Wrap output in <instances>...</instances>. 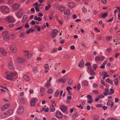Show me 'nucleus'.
Wrapping results in <instances>:
<instances>
[{"mask_svg":"<svg viewBox=\"0 0 120 120\" xmlns=\"http://www.w3.org/2000/svg\"><path fill=\"white\" fill-rule=\"evenodd\" d=\"M24 109L22 106L19 107L17 111V112L19 114H22L23 112Z\"/></svg>","mask_w":120,"mask_h":120,"instance_id":"obj_7","label":"nucleus"},{"mask_svg":"<svg viewBox=\"0 0 120 120\" xmlns=\"http://www.w3.org/2000/svg\"><path fill=\"white\" fill-rule=\"evenodd\" d=\"M92 92L95 94L96 95H98L99 94L98 91L97 90H93Z\"/></svg>","mask_w":120,"mask_h":120,"instance_id":"obj_43","label":"nucleus"},{"mask_svg":"<svg viewBox=\"0 0 120 120\" xmlns=\"http://www.w3.org/2000/svg\"><path fill=\"white\" fill-rule=\"evenodd\" d=\"M65 8L62 6H60L58 9L59 10H60L61 11H63L65 9Z\"/></svg>","mask_w":120,"mask_h":120,"instance_id":"obj_30","label":"nucleus"},{"mask_svg":"<svg viewBox=\"0 0 120 120\" xmlns=\"http://www.w3.org/2000/svg\"><path fill=\"white\" fill-rule=\"evenodd\" d=\"M60 92L58 90H57L56 91L54 95V96L56 97L59 94Z\"/></svg>","mask_w":120,"mask_h":120,"instance_id":"obj_38","label":"nucleus"},{"mask_svg":"<svg viewBox=\"0 0 120 120\" xmlns=\"http://www.w3.org/2000/svg\"><path fill=\"white\" fill-rule=\"evenodd\" d=\"M107 16V14L106 13H105L104 14H103L101 16L103 18H105Z\"/></svg>","mask_w":120,"mask_h":120,"instance_id":"obj_41","label":"nucleus"},{"mask_svg":"<svg viewBox=\"0 0 120 120\" xmlns=\"http://www.w3.org/2000/svg\"><path fill=\"white\" fill-rule=\"evenodd\" d=\"M90 75H95V73L94 72V71L91 69H90Z\"/></svg>","mask_w":120,"mask_h":120,"instance_id":"obj_31","label":"nucleus"},{"mask_svg":"<svg viewBox=\"0 0 120 120\" xmlns=\"http://www.w3.org/2000/svg\"><path fill=\"white\" fill-rule=\"evenodd\" d=\"M48 6H46L45 8V9L46 11H48L49 9V8H50L51 7V5L50 4H48Z\"/></svg>","mask_w":120,"mask_h":120,"instance_id":"obj_37","label":"nucleus"},{"mask_svg":"<svg viewBox=\"0 0 120 120\" xmlns=\"http://www.w3.org/2000/svg\"><path fill=\"white\" fill-rule=\"evenodd\" d=\"M53 91V90L52 88H50L48 90L47 92L48 94H51Z\"/></svg>","mask_w":120,"mask_h":120,"instance_id":"obj_34","label":"nucleus"},{"mask_svg":"<svg viewBox=\"0 0 120 120\" xmlns=\"http://www.w3.org/2000/svg\"><path fill=\"white\" fill-rule=\"evenodd\" d=\"M13 112V111L12 110H10L7 111V115H11Z\"/></svg>","mask_w":120,"mask_h":120,"instance_id":"obj_32","label":"nucleus"},{"mask_svg":"<svg viewBox=\"0 0 120 120\" xmlns=\"http://www.w3.org/2000/svg\"><path fill=\"white\" fill-rule=\"evenodd\" d=\"M84 65V62L82 60V59L80 62L79 66L81 68H82L83 66Z\"/></svg>","mask_w":120,"mask_h":120,"instance_id":"obj_25","label":"nucleus"},{"mask_svg":"<svg viewBox=\"0 0 120 120\" xmlns=\"http://www.w3.org/2000/svg\"><path fill=\"white\" fill-rule=\"evenodd\" d=\"M67 108V106L63 105H61L60 107L61 110L63 112H65L66 111Z\"/></svg>","mask_w":120,"mask_h":120,"instance_id":"obj_10","label":"nucleus"},{"mask_svg":"<svg viewBox=\"0 0 120 120\" xmlns=\"http://www.w3.org/2000/svg\"><path fill=\"white\" fill-rule=\"evenodd\" d=\"M13 76L11 75V73H10V74H8L6 76V78L8 79H12Z\"/></svg>","mask_w":120,"mask_h":120,"instance_id":"obj_19","label":"nucleus"},{"mask_svg":"<svg viewBox=\"0 0 120 120\" xmlns=\"http://www.w3.org/2000/svg\"><path fill=\"white\" fill-rule=\"evenodd\" d=\"M98 86L97 84L96 83H94L93 85V87L94 88H96Z\"/></svg>","mask_w":120,"mask_h":120,"instance_id":"obj_56","label":"nucleus"},{"mask_svg":"<svg viewBox=\"0 0 120 120\" xmlns=\"http://www.w3.org/2000/svg\"><path fill=\"white\" fill-rule=\"evenodd\" d=\"M13 2L12 0H9L8 1V3L9 4H11Z\"/></svg>","mask_w":120,"mask_h":120,"instance_id":"obj_61","label":"nucleus"},{"mask_svg":"<svg viewBox=\"0 0 120 120\" xmlns=\"http://www.w3.org/2000/svg\"><path fill=\"white\" fill-rule=\"evenodd\" d=\"M68 5L69 7L71 8H72L74 7L75 4L71 2L68 3Z\"/></svg>","mask_w":120,"mask_h":120,"instance_id":"obj_23","label":"nucleus"},{"mask_svg":"<svg viewBox=\"0 0 120 120\" xmlns=\"http://www.w3.org/2000/svg\"><path fill=\"white\" fill-rule=\"evenodd\" d=\"M57 50V49L56 48H55L54 49V50L51 51V53H54L55 52H56Z\"/></svg>","mask_w":120,"mask_h":120,"instance_id":"obj_49","label":"nucleus"},{"mask_svg":"<svg viewBox=\"0 0 120 120\" xmlns=\"http://www.w3.org/2000/svg\"><path fill=\"white\" fill-rule=\"evenodd\" d=\"M106 81L108 82L109 83L111 84H112V81L111 80L109 79V78L107 79L106 80Z\"/></svg>","mask_w":120,"mask_h":120,"instance_id":"obj_40","label":"nucleus"},{"mask_svg":"<svg viewBox=\"0 0 120 120\" xmlns=\"http://www.w3.org/2000/svg\"><path fill=\"white\" fill-rule=\"evenodd\" d=\"M67 77L65 76L64 77L62 78L61 79L58 80V82H61L63 83L65 82L67 79Z\"/></svg>","mask_w":120,"mask_h":120,"instance_id":"obj_11","label":"nucleus"},{"mask_svg":"<svg viewBox=\"0 0 120 120\" xmlns=\"http://www.w3.org/2000/svg\"><path fill=\"white\" fill-rule=\"evenodd\" d=\"M20 103L22 104H24L26 102V99L24 98H22L20 100Z\"/></svg>","mask_w":120,"mask_h":120,"instance_id":"obj_21","label":"nucleus"},{"mask_svg":"<svg viewBox=\"0 0 120 120\" xmlns=\"http://www.w3.org/2000/svg\"><path fill=\"white\" fill-rule=\"evenodd\" d=\"M44 49V46L43 45H41L39 47V51L41 52L43 51Z\"/></svg>","mask_w":120,"mask_h":120,"instance_id":"obj_29","label":"nucleus"},{"mask_svg":"<svg viewBox=\"0 0 120 120\" xmlns=\"http://www.w3.org/2000/svg\"><path fill=\"white\" fill-rule=\"evenodd\" d=\"M64 14L65 15H69L70 14V12L68 9L66 10L64 12Z\"/></svg>","mask_w":120,"mask_h":120,"instance_id":"obj_18","label":"nucleus"},{"mask_svg":"<svg viewBox=\"0 0 120 120\" xmlns=\"http://www.w3.org/2000/svg\"><path fill=\"white\" fill-rule=\"evenodd\" d=\"M9 105L8 104H6L4 105L3 106L1 107L2 109V111H4L5 110L8 108Z\"/></svg>","mask_w":120,"mask_h":120,"instance_id":"obj_14","label":"nucleus"},{"mask_svg":"<svg viewBox=\"0 0 120 120\" xmlns=\"http://www.w3.org/2000/svg\"><path fill=\"white\" fill-rule=\"evenodd\" d=\"M7 115L6 113H1L0 116L2 118H4L7 117Z\"/></svg>","mask_w":120,"mask_h":120,"instance_id":"obj_22","label":"nucleus"},{"mask_svg":"<svg viewBox=\"0 0 120 120\" xmlns=\"http://www.w3.org/2000/svg\"><path fill=\"white\" fill-rule=\"evenodd\" d=\"M8 67V68L11 70H12L14 69V65L11 61L9 62Z\"/></svg>","mask_w":120,"mask_h":120,"instance_id":"obj_8","label":"nucleus"},{"mask_svg":"<svg viewBox=\"0 0 120 120\" xmlns=\"http://www.w3.org/2000/svg\"><path fill=\"white\" fill-rule=\"evenodd\" d=\"M67 81L69 85H71L73 83V80L71 78L68 79Z\"/></svg>","mask_w":120,"mask_h":120,"instance_id":"obj_24","label":"nucleus"},{"mask_svg":"<svg viewBox=\"0 0 120 120\" xmlns=\"http://www.w3.org/2000/svg\"><path fill=\"white\" fill-rule=\"evenodd\" d=\"M99 118V116L97 115H95L94 117V120H97Z\"/></svg>","mask_w":120,"mask_h":120,"instance_id":"obj_45","label":"nucleus"},{"mask_svg":"<svg viewBox=\"0 0 120 120\" xmlns=\"http://www.w3.org/2000/svg\"><path fill=\"white\" fill-rule=\"evenodd\" d=\"M25 59H24L18 58H17V60L18 62L20 63H23Z\"/></svg>","mask_w":120,"mask_h":120,"instance_id":"obj_20","label":"nucleus"},{"mask_svg":"<svg viewBox=\"0 0 120 120\" xmlns=\"http://www.w3.org/2000/svg\"><path fill=\"white\" fill-rule=\"evenodd\" d=\"M45 90L44 88H41L40 91L41 92L43 93Z\"/></svg>","mask_w":120,"mask_h":120,"instance_id":"obj_59","label":"nucleus"},{"mask_svg":"<svg viewBox=\"0 0 120 120\" xmlns=\"http://www.w3.org/2000/svg\"><path fill=\"white\" fill-rule=\"evenodd\" d=\"M87 98L89 99L90 100H91L92 98V96L91 95H89L87 96Z\"/></svg>","mask_w":120,"mask_h":120,"instance_id":"obj_53","label":"nucleus"},{"mask_svg":"<svg viewBox=\"0 0 120 120\" xmlns=\"http://www.w3.org/2000/svg\"><path fill=\"white\" fill-rule=\"evenodd\" d=\"M25 26V28H29L30 27V26L29 25V23L28 22L26 23Z\"/></svg>","mask_w":120,"mask_h":120,"instance_id":"obj_48","label":"nucleus"},{"mask_svg":"<svg viewBox=\"0 0 120 120\" xmlns=\"http://www.w3.org/2000/svg\"><path fill=\"white\" fill-rule=\"evenodd\" d=\"M50 109L51 110V112H54L55 110V108L52 106H50Z\"/></svg>","mask_w":120,"mask_h":120,"instance_id":"obj_39","label":"nucleus"},{"mask_svg":"<svg viewBox=\"0 0 120 120\" xmlns=\"http://www.w3.org/2000/svg\"><path fill=\"white\" fill-rule=\"evenodd\" d=\"M98 66L97 64H94L93 66V67L94 69L95 70H96V68H97Z\"/></svg>","mask_w":120,"mask_h":120,"instance_id":"obj_46","label":"nucleus"},{"mask_svg":"<svg viewBox=\"0 0 120 120\" xmlns=\"http://www.w3.org/2000/svg\"><path fill=\"white\" fill-rule=\"evenodd\" d=\"M23 13V9L21 8L20 9L17 14H16V15L18 18H20L21 17Z\"/></svg>","mask_w":120,"mask_h":120,"instance_id":"obj_3","label":"nucleus"},{"mask_svg":"<svg viewBox=\"0 0 120 120\" xmlns=\"http://www.w3.org/2000/svg\"><path fill=\"white\" fill-rule=\"evenodd\" d=\"M45 68L47 70L49 69L48 65V64H46L45 66Z\"/></svg>","mask_w":120,"mask_h":120,"instance_id":"obj_50","label":"nucleus"},{"mask_svg":"<svg viewBox=\"0 0 120 120\" xmlns=\"http://www.w3.org/2000/svg\"><path fill=\"white\" fill-rule=\"evenodd\" d=\"M10 49L11 51L14 52H15L17 50L16 47L14 45H11L10 46Z\"/></svg>","mask_w":120,"mask_h":120,"instance_id":"obj_4","label":"nucleus"},{"mask_svg":"<svg viewBox=\"0 0 120 120\" xmlns=\"http://www.w3.org/2000/svg\"><path fill=\"white\" fill-rule=\"evenodd\" d=\"M101 1L102 3L104 4H106L107 3L106 0H101Z\"/></svg>","mask_w":120,"mask_h":120,"instance_id":"obj_52","label":"nucleus"},{"mask_svg":"<svg viewBox=\"0 0 120 120\" xmlns=\"http://www.w3.org/2000/svg\"><path fill=\"white\" fill-rule=\"evenodd\" d=\"M11 74L13 77L14 76H16L17 74V73L15 71H12L11 72Z\"/></svg>","mask_w":120,"mask_h":120,"instance_id":"obj_36","label":"nucleus"},{"mask_svg":"<svg viewBox=\"0 0 120 120\" xmlns=\"http://www.w3.org/2000/svg\"><path fill=\"white\" fill-rule=\"evenodd\" d=\"M95 60L97 62L100 61L101 60L100 57L98 56L96 57L95 58Z\"/></svg>","mask_w":120,"mask_h":120,"instance_id":"obj_33","label":"nucleus"},{"mask_svg":"<svg viewBox=\"0 0 120 120\" xmlns=\"http://www.w3.org/2000/svg\"><path fill=\"white\" fill-rule=\"evenodd\" d=\"M107 51L109 52H111V48L109 47L107 49Z\"/></svg>","mask_w":120,"mask_h":120,"instance_id":"obj_57","label":"nucleus"},{"mask_svg":"<svg viewBox=\"0 0 120 120\" xmlns=\"http://www.w3.org/2000/svg\"><path fill=\"white\" fill-rule=\"evenodd\" d=\"M27 18V16L26 15H24L23 17V19L22 21V22H24Z\"/></svg>","mask_w":120,"mask_h":120,"instance_id":"obj_35","label":"nucleus"},{"mask_svg":"<svg viewBox=\"0 0 120 120\" xmlns=\"http://www.w3.org/2000/svg\"><path fill=\"white\" fill-rule=\"evenodd\" d=\"M0 51L1 52L2 54L4 56H5L7 54V53L6 50L3 49L1 48L0 49Z\"/></svg>","mask_w":120,"mask_h":120,"instance_id":"obj_16","label":"nucleus"},{"mask_svg":"<svg viewBox=\"0 0 120 120\" xmlns=\"http://www.w3.org/2000/svg\"><path fill=\"white\" fill-rule=\"evenodd\" d=\"M23 78L26 81H28L30 80V78L27 75H25L23 77Z\"/></svg>","mask_w":120,"mask_h":120,"instance_id":"obj_28","label":"nucleus"},{"mask_svg":"<svg viewBox=\"0 0 120 120\" xmlns=\"http://www.w3.org/2000/svg\"><path fill=\"white\" fill-rule=\"evenodd\" d=\"M118 78H115L114 79V84L115 85H117L118 84Z\"/></svg>","mask_w":120,"mask_h":120,"instance_id":"obj_27","label":"nucleus"},{"mask_svg":"<svg viewBox=\"0 0 120 120\" xmlns=\"http://www.w3.org/2000/svg\"><path fill=\"white\" fill-rule=\"evenodd\" d=\"M64 57V58H70V56L69 55L67 54L65 55Z\"/></svg>","mask_w":120,"mask_h":120,"instance_id":"obj_58","label":"nucleus"},{"mask_svg":"<svg viewBox=\"0 0 120 120\" xmlns=\"http://www.w3.org/2000/svg\"><path fill=\"white\" fill-rule=\"evenodd\" d=\"M101 58V60H103L105 58V57L104 56H101L100 57Z\"/></svg>","mask_w":120,"mask_h":120,"instance_id":"obj_63","label":"nucleus"},{"mask_svg":"<svg viewBox=\"0 0 120 120\" xmlns=\"http://www.w3.org/2000/svg\"><path fill=\"white\" fill-rule=\"evenodd\" d=\"M19 6V4L17 3H15L12 5V7L13 9L15 10H17Z\"/></svg>","mask_w":120,"mask_h":120,"instance_id":"obj_9","label":"nucleus"},{"mask_svg":"<svg viewBox=\"0 0 120 120\" xmlns=\"http://www.w3.org/2000/svg\"><path fill=\"white\" fill-rule=\"evenodd\" d=\"M78 115V113L77 112H76L75 114H74L72 115V116L73 118H75Z\"/></svg>","mask_w":120,"mask_h":120,"instance_id":"obj_42","label":"nucleus"},{"mask_svg":"<svg viewBox=\"0 0 120 120\" xmlns=\"http://www.w3.org/2000/svg\"><path fill=\"white\" fill-rule=\"evenodd\" d=\"M52 38H53L56 36L58 32V31L56 29L53 30H52Z\"/></svg>","mask_w":120,"mask_h":120,"instance_id":"obj_5","label":"nucleus"},{"mask_svg":"<svg viewBox=\"0 0 120 120\" xmlns=\"http://www.w3.org/2000/svg\"><path fill=\"white\" fill-rule=\"evenodd\" d=\"M15 120H21L19 117H16L15 118Z\"/></svg>","mask_w":120,"mask_h":120,"instance_id":"obj_64","label":"nucleus"},{"mask_svg":"<svg viewBox=\"0 0 120 120\" xmlns=\"http://www.w3.org/2000/svg\"><path fill=\"white\" fill-rule=\"evenodd\" d=\"M32 71L34 72H37L38 71V67L36 66L34 67L33 68Z\"/></svg>","mask_w":120,"mask_h":120,"instance_id":"obj_26","label":"nucleus"},{"mask_svg":"<svg viewBox=\"0 0 120 120\" xmlns=\"http://www.w3.org/2000/svg\"><path fill=\"white\" fill-rule=\"evenodd\" d=\"M37 99L36 98H33L31 99V101L30 102L31 105L32 106H35V104L37 101Z\"/></svg>","mask_w":120,"mask_h":120,"instance_id":"obj_6","label":"nucleus"},{"mask_svg":"<svg viewBox=\"0 0 120 120\" xmlns=\"http://www.w3.org/2000/svg\"><path fill=\"white\" fill-rule=\"evenodd\" d=\"M50 85L51 83L50 82H48L46 84V86L47 87H48L50 86Z\"/></svg>","mask_w":120,"mask_h":120,"instance_id":"obj_62","label":"nucleus"},{"mask_svg":"<svg viewBox=\"0 0 120 120\" xmlns=\"http://www.w3.org/2000/svg\"><path fill=\"white\" fill-rule=\"evenodd\" d=\"M4 20L8 21L9 22H14L15 20L12 16H8L4 18Z\"/></svg>","mask_w":120,"mask_h":120,"instance_id":"obj_2","label":"nucleus"},{"mask_svg":"<svg viewBox=\"0 0 120 120\" xmlns=\"http://www.w3.org/2000/svg\"><path fill=\"white\" fill-rule=\"evenodd\" d=\"M0 10L4 13L8 14L10 11L9 8L6 6H1L0 7Z\"/></svg>","mask_w":120,"mask_h":120,"instance_id":"obj_1","label":"nucleus"},{"mask_svg":"<svg viewBox=\"0 0 120 120\" xmlns=\"http://www.w3.org/2000/svg\"><path fill=\"white\" fill-rule=\"evenodd\" d=\"M112 102L111 100H109L107 102V104L108 105H110Z\"/></svg>","mask_w":120,"mask_h":120,"instance_id":"obj_54","label":"nucleus"},{"mask_svg":"<svg viewBox=\"0 0 120 120\" xmlns=\"http://www.w3.org/2000/svg\"><path fill=\"white\" fill-rule=\"evenodd\" d=\"M82 1L83 2L85 3V4L87 5L88 0H82Z\"/></svg>","mask_w":120,"mask_h":120,"instance_id":"obj_51","label":"nucleus"},{"mask_svg":"<svg viewBox=\"0 0 120 120\" xmlns=\"http://www.w3.org/2000/svg\"><path fill=\"white\" fill-rule=\"evenodd\" d=\"M35 27L37 28V30L38 31H40L41 28L39 25L36 26H35Z\"/></svg>","mask_w":120,"mask_h":120,"instance_id":"obj_44","label":"nucleus"},{"mask_svg":"<svg viewBox=\"0 0 120 120\" xmlns=\"http://www.w3.org/2000/svg\"><path fill=\"white\" fill-rule=\"evenodd\" d=\"M56 116L57 118H61L63 117L62 114L60 112H56Z\"/></svg>","mask_w":120,"mask_h":120,"instance_id":"obj_13","label":"nucleus"},{"mask_svg":"<svg viewBox=\"0 0 120 120\" xmlns=\"http://www.w3.org/2000/svg\"><path fill=\"white\" fill-rule=\"evenodd\" d=\"M14 25V24H13L11 23L9 24L8 25V26L10 27H12Z\"/></svg>","mask_w":120,"mask_h":120,"instance_id":"obj_60","label":"nucleus"},{"mask_svg":"<svg viewBox=\"0 0 120 120\" xmlns=\"http://www.w3.org/2000/svg\"><path fill=\"white\" fill-rule=\"evenodd\" d=\"M10 39V38L8 35H6L4 37L3 39L4 41H7Z\"/></svg>","mask_w":120,"mask_h":120,"instance_id":"obj_17","label":"nucleus"},{"mask_svg":"<svg viewBox=\"0 0 120 120\" xmlns=\"http://www.w3.org/2000/svg\"><path fill=\"white\" fill-rule=\"evenodd\" d=\"M82 85L85 86H86L89 85L88 82L86 80H85L82 82Z\"/></svg>","mask_w":120,"mask_h":120,"instance_id":"obj_15","label":"nucleus"},{"mask_svg":"<svg viewBox=\"0 0 120 120\" xmlns=\"http://www.w3.org/2000/svg\"><path fill=\"white\" fill-rule=\"evenodd\" d=\"M112 38V37H109V36H108L106 37V40L107 41H109Z\"/></svg>","mask_w":120,"mask_h":120,"instance_id":"obj_55","label":"nucleus"},{"mask_svg":"<svg viewBox=\"0 0 120 120\" xmlns=\"http://www.w3.org/2000/svg\"><path fill=\"white\" fill-rule=\"evenodd\" d=\"M24 52L28 53H26L25 55V57L27 58H30L31 57V54L29 52V51H24Z\"/></svg>","mask_w":120,"mask_h":120,"instance_id":"obj_12","label":"nucleus"},{"mask_svg":"<svg viewBox=\"0 0 120 120\" xmlns=\"http://www.w3.org/2000/svg\"><path fill=\"white\" fill-rule=\"evenodd\" d=\"M81 88L80 84V83H78L77 84V89L78 90H79Z\"/></svg>","mask_w":120,"mask_h":120,"instance_id":"obj_47","label":"nucleus"}]
</instances>
